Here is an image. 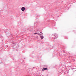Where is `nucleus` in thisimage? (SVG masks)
<instances>
[{
	"mask_svg": "<svg viewBox=\"0 0 76 76\" xmlns=\"http://www.w3.org/2000/svg\"><path fill=\"white\" fill-rule=\"evenodd\" d=\"M48 68H44L42 69V71H44V70H47Z\"/></svg>",
	"mask_w": 76,
	"mask_h": 76,
	"instance_id": "nucleus-1",
	"label": "nucleus"
},
{
	"mask_svg": "<svg viewBox=\"0 0 76 76\" xmlns=\"http://www.w3.org/2000/svg\"><path fill=\"white\" fill-rule=\"evenodd\" d=\"M40 38H41V39H43V38H44V37L42 36H40Z\"/></svg>",
	"mask_w": 76,
	"mask_h": 76,
	"instance_id": "nucleus-3",
	"label": "nucleus"
},
{
	"mask_svg": "<svg viewBox=\"0 0 76 76\" xmlns=\"http://www.w3.org/2000/svg\"><path fill=\"white\" fill-rule=\"evenodd\" d=\"M36 34H37V33H35L34 34V35H36Z\"/></svg>",
	"mask_w": 76,
	"mask_h": 76,
	"instance_id": "nucleus-4",
	"label": "nucleus"
},
{
	"mask_svg": "<svg viewBox=\"0 0 76 76\" xmlns=\"http://www.w3.org/2000/svg\"><path fill=\"white\" fill-rule=\"evenodd\" d=\"M25 7H23L21 8V10L22 11H24L25 10Z\"/></svg>",
	"mask_w": 76,
	"mask_h": 76,
	"instance_id": "nucleus-2",
	"label": "nucleus"
}]
</instances>
